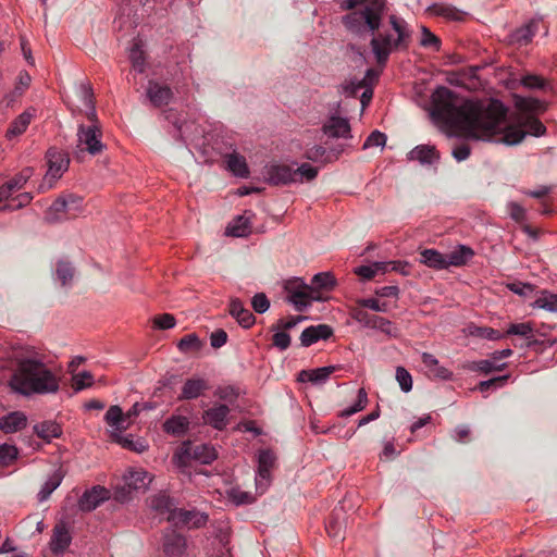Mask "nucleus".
Returning <instances> with one entry per match:
<instances>
[{"label":"nucleus","instance_id":"f257e3e1","mask_svg":"<svg viewBox=\"0 0 557 557\" xmlns=\"http://www.w3.org/2000/svg\"><path fill=\"white\" fill-rule=\"evenodd\" d=\"M431 115L459 135L472 139L490 140L504 133L500 140L507 145L521 143L527 134L540 137L546 133L545 125L531 115L520 121L525 131L506 126L507 108L499 100L492 99L487 104L473 100L459 102L456 94L444 86L432 95Z\"/></svg>","mask_w":557,"mask_h":557},{"label":"nucleus","instance_id":"f03ea898","mask_svg":"<svg viewBox=\"0 0 557 557\" xmlns=\"http://www.w3.org/2000/svg\"><path fill=\"white\" fill-rule=\"evenodd\" d=\"M11 388L24 396L54 394L59 391V377L36 356L21 357L10 379Z\"/></svg>","mask_w":557,"mask_h":557},{"label":"nucleus","instance_id":"7ed1b4c3","mask_svg":"<svg viewBox=\"0 0 557 557\" xmlns=\"http://www.w3.org/2000/svg\"><path fill=\"white\" fill-rule=\"evenodd\" d=\"M385 10V0H370L362 10L345 15L343 24L350 33L358 36H362L367 32L374 35L381 26Z\"/></svg>","mask_w":557,"mask_h":557},{"label":"nucleus","instance_id":"20e7f679","mask_svg":"<svg viewBox=\"0 0 557 557\" xmlns=\"http://www.w3.org/2000/svg\"><path fill=\"white\" fill-rule=\"evenodd\" d=\"M389 23L393 29L397 33V38L392 40L389 35L379 34L373 36L370 42L375 60L377 64L382 66H384L387 62L392 49L401 46L409 37L403 22L399 21L395 15L389 16Z\"/></svg>","mask_w":557,"mask_h":557},{"label":"nucleus","instance_id":"39448f33","mask_svg":"<svg viewBox=\"0 0 557 557\" xmlns=\"http://www.w3.org/2000/svg\"><path fill=\"white\" fill-rule=\"evenodd\" d=\"M84 211V198L79 195L65 193L60 195L45 212L48 223H59L75 219Z\"/></svg>","mask_w":557,"mask_h":557},{"label":"nucleus","instance_id":"423d86ee","mask_svg":"<svg viewBox=\"0 0 557 557\" xmlns=\"http://www.w3.org/2000/svg\"><path fill=\"white\" fill-rule=\"evenodd\" d=\"M76 154H101L107 146L102 143V126L79 124L77 127Z\"/></svg>","mask_w":557,"mask_h":557},{"label":"nucleus","instance_id":"0eeeda50","mask_svg":"<svg viewBox=\"0 0 557 557\" xmlns=\"http://www.w3.org/2000/svg\"><path fill=\"white\" fill-rule=\"evenodd\" d=\"M46 159L48 170L45 175L44 183L39 186L40 190L51 188L55 181L59 180L67 170L70 164L69 154L54 147L48 149Z\"/></svg>","mask_w":557,"mask_h":557},{"label":"nucleus","instance_id":"6e6552de","mask_svg":"<svg viewBox=\"0 0 557 557\" xmlns=\"http://www.w3.org/2000/svg\"><path fill=\"white\" fill-rule=\"evenodd\" d=\"M175 458L177 459V465L181 467L187 466L190 460L209 465L218 458V453L211 445H193L187 442L183 444L180 451L175 455Z\"/></svg>","mask_w":557,"mask_h":557},{"label":"nucleus","instance_id":"1a4fd4ad","mask_svg":"<svg viewBox=\"0 0 557 557\" xmlns=\"http://www.w3.org/2000/svg\"><path fill=\"white\" fill-rule=\"evenodd\" d=\"M275 455L273 451L265 449L259 453L258 458V475L256 478L257 490L262 494L270 484V472L274 467Z\"/></svg>","mask_w":557,"mask_h":557},{"label":"nucleus","instance_id":"9d476101","mask_svg":"<svg viewBox=\"0 0 557 557\" xmlns=\"http://www.w3.org/2000/svg\"><path fill=\"white\" fill-rule=\"evenodd\" d=\"M265 181L273 186L296 183L293 168L286 164H271L264 168Z\"/></svg>","mask_w":557,"mask_h":557},{"label":"nucleus","instance_id":"9b49d317","mask_svg":"<svg viewBox=\"0 0 557 557\" xmlns=\"http://www.w3.org/2000/svg\"><path fill=\"white\" fill-rule=\"evenodd\" d=\"M110 491L103 486L96 485L87 490L78 500V507L83 511H91L100 504L110 498Z\"/></svg>","mask_w":557,"mask_h":557},{"label":"nucleus","instance_id":"f8f14e48","mask_svg":"<svg viewBox=\"0 0 557 557\" xmlns=\"http://www.w3.org/2000/svg\"><path fill=\"white\" fill-rule=\"evenodd\" d=\"M186 548V539L182 534L169 531L163 535L162 549L166 557H183Z\"/></svg>","mask_w":557,"mask_h":557},{"label":"nucleus","instance_id":"ddd939ff","mask_svg":"<svg viewBox=\"0 0 557 557\" xmlns=\"http://www.w3.org/2000/svg\"><path fill=\"white\" fill-rule=\"evenodd\" d=\"M146 95L149 101L154 107H163L170 103L173 99V90L168 85H162L157 81H149L146 89Z\"/></svg>","mask_w":557,"mask_h":557},{"label":"nucleus","instance_id":"4468645a","mask_svg":"<svg viewBox=\"0 0 557 557\" xmlns=\"http://www.w3.org/2000/svg\"><path fill=\"white\" fill-rule=\"evenodd\" d=\"M231 410L226 405H215L214 407L206 410L202 414L205 424L212 426L218 431H222L228 424V414Z\"/></svg>","mask_w":557,"mask_h":557},{"label":"nucleus","instance_id":"2eb2a0df","mask_svg":"<svg viewBox=\"0 0 557 557\" xmlns=\"http://www.w3.org/2000/svg\"><path fill=\"white\" fill-rule=\"evenodd\" d=\"M228 313L237 321V323L244 327H251L255 322V315L245 308L243 301L239 298H231L228 304Z\"/></svg>","mask_w":557,"mask_h":557},{"label":"nucleus","instance_id":"dca6fc26","mask_svg":"<svg viewBox=\"0 0 557 557\" xmlns=\"http://www.w3.org/2000/svg\"><path fill=\"white\" fill-rule=\"evenodd\" d=\"M539 29V22L531 20L525 25L517 28L508 36V42L511 45L527 46L529 45Z\"/></svg>","mask_w":557,"mask_h":557},{"label":"nucleus","instance_id":"f3484780","mask_svg":"<svg viewBox=\"0 0 557 557\" xmlns=\"http://www.w3.org/2000/svg\"><path fill=\"white\" fill-rule=\"evenodd\" d=\"M323 132L333 138H348L350 136V125L347 119L331 116L323 125Z\"/></svg>","mask_w":557,"mask_h":557},{"label":"nucleus","instance_id":"a211bd4d","mask_svg":"<svg viewBox=\"0 0 557 557\" xmlns=\"http://www.w3.org/2000/svg\"><path fill=\"white\" fill-rule=\"evenodd\" d=\"M333 334V330L326 324H319L305 329L300 335L301 345L309 347L319 339H327Z\"/></svg>","mask_w":557,"mask_h":557},{"label":"nucleus","instance_id":"6ab92c4d","mask_svg":"<svg viewBox=\"0 0 557 557\" xmlns=\"http://www.w3.org/2000/svg\"><path fill=\"white\" fill-rule=\"evenodd\" d=\"M71 535L65 523L55 524L50 542V548L54 554L63 553L71 544Z\"/></svg>","mask_w":557,"mask_h":557},{"label":"nucleus","instance_id":"aec40b11","mask_svg":"<svg viewBox=\"0 0 557 557\" xmlns=\"http://www.w3.org/2000/svg\"><path fill=\"white\" fill-rule=\"evenodd\" d=\"M252 215L250 211H245L244 214L236 216L226 227L225 234L233 237L247 236L251 230L250 218Z\"/></svg>","mask_w":557,"mask_h":557},{"label":"nucleus","instance_id":"412c9836","mask_svg":"<svg viewBox=\"0 0 557 557\" xmlns=\"http://www.w3.org/2000/svg\"><path fill=\"white\" fill-rule=\"evenodd\" d=\"M337 370L336 366H327L313 370H302L298 374L299 382H311L313 384L324 383L329 376Z\"/></svg>","mask_w":557,"mask_h":557},{"label":"nucleus","instance_id":"4be33fe9","mask_svg":"<svg viewBox=\"0 0 557 557\" xmlns=\"http://www.w3.org/2000/svg\"><path fill=\"white\" fill-rule=\"evenodd\" d=\"M287 300L295 306L296 310L304 311L312 301H324L325 298L321 293L308 287L293 297H287Z\"/></svg>","mask_w":557,"mask_h":557},{"label":"nucleus","instance_id":"5701e85b","mask_svg":"<svg viewBox=\"0 0 557 557\" xmlns=\"http://www.w3.org/2000/svg\"><path fill=\"white\" fill-rule=\"evenodd\" d=\"M426 12L431 15L443 16L448 21H462L466 13L457 9L456 7L447 3H433L426 9Z\"/></svg>","mask_w":557,"mask_h":557},{"label":"nucleus","instance_id":"b1692460","mask_svg":"<svg viewBox=\"0 0 557 557\" xmlns=\"http://www.w3.org/2000/svg\"><path fill=\"white\" fill-rule=\"evenodd\" d=\"M168 521L174 523L175 525L182 523L193 524L194 527L198 528L205 523L206 519L202 516H198L194 511L177 509L175 507L171 515L168 516Z\"/></svg>","mask_w":557,"mask_h":557},{"label":"nucleus","instance_id":"393cba45","mask_svg":"<svg viewBox=\"0 0 557 557\" xmlns=\"http://www.w3.org/2000/svg\"><path fill=\"white\" fill-rule=\"evenodd\" d=\"M123 481L134 491H145L151 482L149 473L143 469L129 470L124 474Z\"/></svg>","mask_w":557,"mask_h":557},{"label":"nucleus","instance_id":"a878e982","mask_svg":"<svg viewBox=\"0 0 557 557\" xmlns=\"http://www.w3.org/2000/svg\"><path fill=\"white\" fill-rule=\"evenodd\" d=\"M209 388L206 380L200 377L188 379L183 387L178 399H195L198 398L205 391Z\"/></svg>","mask_w":557,"mask_h":557},{"label":"nucleus","instance_id":"bb28decb","mask_svg":"<svg viewBox=\"0 0 557 557\" xmlns=\"http://www.w3.org/2000/svg\"><path fill=\"white\" fill-rule=\"evenodd\" d=\"M27 418L23 412L14 411L0 418V430L14 433L26 426Z\"/></svg>","mask_w":557,"mask_h":557},{"label":"nucleus","instance_id":"cd10ccee","mask_svg":"<svg viewBox=\"0 0 557 557\" xmlns=\"http://www.w3.org/2000/svg\"><path fill=\"white\" fill-rule=\"evenodd\" d=\"M149 507L158 515L169 513L174 510V500L164 492H159L148 498Z\"/></svg>","mask_w":557,"mask_h":557},{"label":"nucleus","instance_id":"c85d7f7f","mask_svg":"<svg viewBox=\"0 0 557 557\" xmlns=\"http://www.w3.org/2000/svg\"><path fill=\"white\" fill-rule=\"evenodd\" d=\"M35 115V109H28L21 113L9 126L5 137L11 139L23 134L28 125L30 124L32 119Z\"/></svg>","mask_w":557,"mask_h":557},{"label":"nucleus","instance_id":"c756f323","mask_svg":"<svg viewBox=\"0 0 557 557\" xmlns=\"http://www.w3.org/2000/svg\"><path fill=\"white\" fill-rule=\"evenodd\" d=\"M75 276V268L70 261L59 260L55 263V271L53 274V278L57 282H60L62 287H69L72 285Z\"/></svg>","mask_w":557,"mask_h":557},{"label":"nucleus","instance_id":"7c9ffc66","mask_svg":"<svg viewBox=\"0 0 557 557\" xmlns=\"http://www.w3.org/2000/svg\"><path fill=\"white\" fill-rule=\"evenodd\" d=\"M440 158L434 146L421 145L408 153L409 160H417L422 164H432Z\"/></svg>","mask_w":557,"mask_h":557},{"label":"nucleus","instance_id":"2f4dec72","mask_svg":"<svg viewBox=\"0 0 557 557\" xmlns=\"http://www.w3.org/2000/svg\"><path fill=\"white\" fill-rule=\"evenodd\" d=\"M421 358L430 375L442 380L451 377L453 373L445 367L440 366L438 360L432 354L423 352Z\"/></svg>","mask_w":557,"mask_h":557},{"label":"nucleus","instance_id":"473e14b6","mask_svg":"<svg viewBox=\"0 0 557 557\" xmlns=\"http://www.w3.org/2000/svg\"><path fill=\"white\" fill-rule=\"evenodd\" d=\"M34 432L38 437L50 443L52 438H58L62 434L60 424L54 421H44L34 425Z\"/></svg>","mask_w":557,"mask_h":557},{"label":"nucleus","instance_id":"72a5a7b5","mask_svg":"<svg viewBox=\"0 0 557 557\" xmlns=\"http://www.w3.org/2000/svg\"><path fill=\"white\" fill-rule=\"evenodd\" d=\"M420 261L436 270L447 269V258L435 249H424L420 252Z\"/></svg>","mask_w":557,"mask_h":557},{"label":"nucleus","instance_id":"f704fd0d","mask_svg":"<svg viewBox=\"0 0 557 557\" xmlns=\"http://www.w3.org/2000/svg\"><path fill=\"white\" fill-rule=\"evenodd\" d=\"M189 429V420L183 416H172L163 423V430L174 436L184 435Z\"/></svg>","mask_w":557,"mask_h":557},{"label":"nucleus","instance_id":"c9c22d12","mask_svg":"<svg viewBox=\"0 0 557 557\" xmlns=\"http://www.w3.org/2000/svg\"><path fill=\"white\" fill-rule=\"evenodd\" d=\"M474 256V251L472 248L459 245L455 250L450 251L446 255L447 258V267H461L467 264V262Z\"/></svg>","mask_w":557,"mask_h":557},{"label":"nucleus","instance_id":"e433bc0d","mask_svg":"<svg viewBox=\"0 0 557 557\" xmlns=\"http://www.w3.org/2000/svg\"><path fill=\"white\" fill-rule=\"evenodd\" d=\"M106 422L113 426L115 431L122 432L125 431L129 426V422L126 423V417L125 413H123L121 407L114 405L111 406L106 416H104Z\"/></svg>","mask_w":557,"mask_h":557},{"label":"nucleus","instance_id":"4c0bfd02","mask_svg":"<svg viewBox=\"0 0 557 557\" xmlns=\"http://www.w3.org/2000/svg\"><path fill=\"white\" fill-rule=\"evenodd\" d=\"M63 472L61 469H58L55 470L49 478L48 480L45 482V484L42 485L41 490L39 491L37 497H38V500L39 502H46L50 495L52 494V492L54 490H57L62 480H63Z\"/></svg>","mask_w":557,"mask_h":557},{"label":"nucleus","instance_id":"58836bf2","mask_svg":"<svg viewBox=\"0 0 557 557\" xmlns=\"http://www.w3.org/2000/svg\"><path fill=\"white\" fill-rule=\"evenodd\" d=\"M336 285V280L330 272H321L312 277L311 284L309 285L312 290L318 293L330 292Z\"/></svg>","mask_w":557,"mask_h":557},{"label":"nucleus","instance_id":"ea45409f","mask_svg":"<svg viewBox=\"0 0 557 557\" xmlns=\"http://www.w3.org/2000/svg\"><path fill=\"white\" fill-rule=\"evenodd\" d=\"M533 325L530 322H523V323H511L509 327L507 329L506 334L507 335H519L529 342L527 343V347H531L535 343H537L536 339L533 338Z\"/></svg>","mask_w":557,"mask_h":557},{"label":"nucleus","instance_id":"a19ab883","mask_svg":"<svg viewBox=\"0 0 557 557\" xmlns=\"http://www.w3.org/2000/svg\"><path fill=\"white\" fill-rule=\"evenodd\" d=\"M516 107L525 113H539L546 110V104L532 97H517Z\"/></svg>","mask_w":557,"mask_h":557},{"label":"nucleus","instance_id":"79ce46f5","mask_svg":"<svg viewBox=\"0 0 557 557\" xmlns=\"http://www.w3.org/2000/svg\"><path fill=\"white\" fill-rule=\"evenodd\" d=\"M227 169L239 177H247L249 174L245 158L236 152L227 156Z\"/></svg>","mask_w":557,"mask_h":557},{"label":"nucleus","instance_id":"37998d69","mask_svg":"<svg viewBox=\"0 0 557 557\" xmlns=\"http://www.w3.org/2000/svg\"><path fill=\"white\" fill-rule=\"evenodd\" d=\"M129 61L133 70L144 73L146 70V55L139 41L134 42L129 50Z\"/></svg>","mask_w":557,"mask_h":557},{"label":"nucleus","instance_id":"c03bdc74","mask_svg":"<svg viewBox=\"0 0 557 557\" xmlns=\"http://www.w3.org/2000/svg\"><path fill=\"white\" fill-rule=\"evenodd\" d=\"M389 268V263L374 262L370 265H361L355 270V273L363 280H371L377 273H385Z\"/></svg>","mask_w":557,"mask_h":557},{"label":"nucleus","instance_id":"a18cd8bd","mask_svg":"<svg viewBox=\"0 0 557 557\" xmlns=\"http://www.w3.org/2000/svg\"><path fill=\"white\" fill-rule=\"evenodd\" d=\"M112 441L120 444L123 448L136 451V453H143L147 449V445H145L141 441H134V438L128 436H123L120 433H112L111 434Z\"/></svg>","mask_w":557,"mask_h":557},{"label":"nucleus","instance_id":"49530a36","mask_svg":"<svg viewBox=\"0 0 557 557\" xmlns=\"http://www.w3.org/2000/svg\"><path fill=\"white\" fill-rule=\"evenodd\" d=\"M177 348L183 354L199 351L202 348V342L196 333H190L180 339Z\"/></svg>","mask_w":557,"mask_h":557},{"label":"nucleus","instance_id":"de8ad7c7","mask_svg":"<svg viewBox=\"0 0 557 557\" xmlns=\"http://www.w3.org/2000/svg\"><path fill=\"white\" fill-rule=\"evenodd\" d=\"M534 305L550 312H557V294L545 290L542 293L541 297L535 300Z\"/></svg>","mask_w":557,"mask_h":557},{"label":"nucleus","instance_id":"09e8293b","mask_svg":"<svg viewBox=\"0 0 557 557\" xmlns=\"http://www.w3.org/2000/svg\"><path fill=\"white\" fill-rule=\"evenodd\" d=\"M343 530H344V523L339 520V517L336 512L332 515L330 520L326 523V532L329 536L333 539H339L343 540Z\"/></svg>","mask_w":557,"mask_h":557},{"label":"nucleus","instance_id":"8fccbe9b","mask_svg":"<svg viewBox=\"0 0 557 557\" xmlns=\"http://www.w3.org/2000/svg\"><path fill=\"white\" fill-rule=\"evenodd\" d=\"M293 171L295 173V177L298 178V180H296V183H301V182H304V180L312 181L318 175V169L313 168L312 165H310L308 163H304L300 166H298L297 169H293Z\"/></svg>","mask_w":557,"mask_h":557},{"label":"nucleus","instance_id":"3c124183","mask_svg":"<svg viewBox=\"0 0 557 557\" xmlns=\"http://www.w3.org/2000/svg\"><path fill=\"white\" fill-rule=\"evenodd\" d=\"M33 168H25L13 178H11L8 182V184L11 186L13 190H18L27 183V181L33 176Z\"/></svg>","mask_w":557,"mask_h":557},{"label":"nucleus","instance_id":"603ef678","mask_svg":"<svg viewBox=\"0 0 557 557\" xmlns=\"http://www.w3.org/2000/svg\"><path fill=\"white\" fill-rule=\"evenodd\" d=\"M153 327L159 330H170L175 326L176 319L171 313L158 314L152 319Z\"/></svg>","mask_w":557,"mask_h":557},{"label":"nucleus","instance_id":"864d4df0","mask_svg":"<svg viewBox=\"0 0 557 557\" xmlns=\"http://www.w3.org/2000/svg\"><path fill=\"white\" fill-rule=\"evenodd\" d=\"M396 380L403 392L408 393L412 389V376L404 367H397Z\"/></svg>","mask_w":557,"mask_h":557},{"label":"nucleus","instance_id":"5fc2aeb1","mask_svg":"<svg viewBox=\"0 0 557 557\" xmlns=\"http://www.w3.org/2000/svg\"><path fill=\"white\" fill-rule=\"evenodd\" d=\"M94 376L90 372L84 371L73 376V387L76 392L91 386Z\"/></svg>","mask_w":557,"mask_h":557},{"label":"nucleus","instance_id":"6e6d98bb","mask_svg":"<svg viewBox=\"0 0 557 557\" xmlns=\"http://www.w3.org/2000/svg\"><path fill=\"white\" fill-rule=\"evenodd\" d=\"M505 366H506V363H503L500 366H495L493 363V361H491V360H480V361L472 362L469 366V369L472 371H481V372L487 374L494 370L500 371L505 368Z\"/></svg>","mask_w":557,"mask_h":557},{"label":"nucleus","instance_id":"4d7b16f0","mask_svg":"<svg viewBox=\"0 0 557 557\" xmlns=\"http://www.w3.org/2000/svg\"><path fill=\"white\" fill-rule=\"evenodd\" d=\"M306 158L313 162L319 161H331L330 154L326 149L322 146H313L306 151Z\"/></svg>","mask_w":557,"mask_h":557},{"label":"nucleus","instance_id":"13d9d810","mask_svg":"<svg viewBox=\"0 0 557 557\" xmlns=\"http://www.w3.org/2000/svg\"><path fill=\"white\" fill-rule=\"evenodd\" d=\"M17 457L16 447L8 444L0 445V465L8 466Z\"/></svg>","mask_w":557,"mask_h":557},{"label":"nucleus","instance_id":"bf43d9fd","mask_svg":"<svg viewBox=\"0 0 557 557\" xmlns=\"http://www.w3.org/2000/svg\"><path fill=\"white\" fill-rule=\"evenodd\" d=\"M422 30V38H421V45L423 47H432L436 51L441 48V40L437 36H435L433 33L430 32V29L425 26L421 27Z\"/></svg>","mask_w":557,"mask_h":557},{"label":"nucleus","instance_id":"052dcab7","mask_svg":"<svg viewBox=\"0 0 557 557\" xmlns=\"http://www.w3.org/2000/svg\"><path fill=\"white\" fill-rule=\"evenodd\" d=\"M386 144V135L380 131H373L363 144V149L370 147H384Z\"/></svg>","mask_w":557,"mask_h":557},{"label":"nucleus","instance_id":"680f3d73","mask_svg":"<svg viewBox=\"0 0 557 557\" xmlns=\"http://www.w3.org/2000/svg\"><path fill=\"white\" fill-rule=\"evenodd\" d=\"M251 306L257 313H264L270 308V300L264 293H258L252 297Z\"/></svg>","mask_w":557,"mask_h":557},{"label":"nucleus","instance_id":"e2e57ef3","mask_svg":"<svg viewBox=\"0 0 557 557\" xmlns=\"http://www.w3.org/2000/svg\"><path fill=\"white\" fill-rule=\"evenodd\" d=\"M308 287L310 286L299 277H294L285 283V290L287 292L288 297H293Z\"/></svg>","mask_w":557,"mask_h":557},{"label":"nucleus","instance_id":"0e129e2a","mask_svg":"<svg viewBox=\"0 0 557 557\" xmlns=\"http://www.w3.org/2000/svg\"><path fill=\"white\" fill-rule=\"evenodd\" d=\"M508 375L496 376L487 381H482L478 384V389L482 393L490 391L491 388H497L503 386L508 380Z\"/></svg>","mask_w":557,"mask_h":557},{"label":"nucleus","instance_id":"69168bd1","mask_svg":"<svg viewBox=\"0 0 557 557\" xmlns=\"http://www.w3.org/2000/svg\"><path fill=\"white\" fill-rule=\"evenodd\" d=\"M341 88L346 96L355 97L359 89L367 88V82L346 81L341 85Z\"/></svg>","mask_w":557,"mask_h":557},{"label":"nucleus","instance_id":"338daca9","mask_svg":"<svg viewBox=\"0 0 557 557\" xmlns=\"http://www.w3.org/2000/svg\"><path fill=\"white\" fill-rule=\"evenodd\" d=\"M275 331L272 337L273 345L281 350L287 349L290 345V336L286 332Z\"/></svg>","mask_w":557,"mask_h":557},{"label":"nucleus","instance_id":"774afa93","mask_svg":"<svg viewBox=\"0 0 557 557\" xmlns=\"http://www.w3.org/2000/svg\"><path fill=\"white\" fill-rule=\"evenodd\" d=\"M521 84L530 89H543L545 88V82L537 75H525L521 79Z\"/></svg>","mask_w":557,"mask_h":557}]
</instances>
